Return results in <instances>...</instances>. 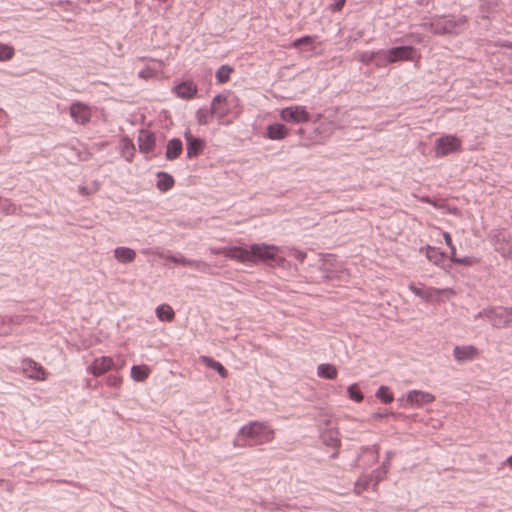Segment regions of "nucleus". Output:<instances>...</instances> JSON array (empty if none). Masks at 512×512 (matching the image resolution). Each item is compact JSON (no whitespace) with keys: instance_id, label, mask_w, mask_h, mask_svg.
Masks as SVG:
<instances>
[{"instance_id":"ea45409f","label":"nucleus","mask_w":512,"mask_h":512,"mask_svg":"<svg viewBox=\"0 0 512 512\" xmlns=\"http://www.w3.org/2000/svg\"><path fill=\"white\" fill-rule=\"evenodd\" d=\"M189 266H192L196 269H200L202 271H205L208 268V265L206 263L195 260H192V264H190Z\"/></svg>"},{"instance_id":"49530a36","label":"nucleus","mask_w":512,"mask_h":512,"mask_svg":"<svg viewBox=\"0 0 512 512\" xmlns=\"http://www.w3.org/2000/svg\"><path fill=\"white\" fill-rule=\"evenodd\" d=\"M505 464L512 469V455L506 459Z\"/></svg>"},{"instance_id":"f03ea898","label":"nucleus","mask_w":512,"mask_h":512,"mask_svg":"<svg viewBox=\"0 0 512 512\" xmlns=\"http://www.w3.org/2000/svg\"><path fill=\"white\" fill-rule=\"evenodd\" d=\"M241 263H256L258 261L274 260L280 248L266 243L253 244L249 248L242 247Z\"/></svg>"},{"instance_id":"c03bdc74","label":"nucleus","mask_w":512,"mask_h":512,"mask_svg":"<svg viewBox=\"0 0 512 512\" xmlns=\"http://www.w3.org/2000/svg\"><path fill=\"white\" fill-rule=\"evenodd\" d=\"M421 201L425 202V203L432 204L435 207H438V205L435 202H433L429 197H422Z\"/></svg>"},{"instance_id":"f3484780","label":"nucleus","mask_w":512,"mask_h":512,"mask_svg":"<svg viewBox=\"0 0 512 512\" xmlns=\"http://www.w3.org/2000/svg\"><path fill=\"white\" fill-rule=\"evenodd\" d=\"M185 140L187 142V156L188 158H194L198 156L203 148L204 142L199 138H195L190 130H187L184 134Z\"/></svg>"},{"instance_id":"de8ad7c7","label":"nucleus","mask_w":512,"mask_h":512,"mask_svg":"<svg viewBox=\"0 0 512 512\" xmlns=\"http://www.w3.org/2000/svg\"><path fill=\"white\" fill-rule=\"evenodd\" d=\"M199 122L202 123V124H206L207 123V121L205 120V117H202V119L200 118Z\"/></svg>"},{"instance_id":"6e6552de","label":"nucleus","mask_w":512,"mask_h":512,"mask_svg":"<svg viewBox=\"0 0 512 512\" xmlns=\"http://www.w3.org/2000/svg\"><path fill=\"white\" fill-rule=\"evenodd\" d=\"M137 61L146 62L144 68L141 69L138 73V77L143 80L156 78L158 75L163 73L166 66L164 61L157 59H147L145 57H140L135 62Z\"/></svg>"},{"instance_id":"7c9ffc66","label":"nucleus","mask_w":512,"mask_h":512,"mask_svg":"<svg viewBox=\"0 0 512 512\" xmlns=\"http://www.w3.org/2000/svg\"><path fill=\"white\" fill-rule=\"evenodd\" d=\"M427 259L434 264H439L442 261V253L435 247L427 246L425 249Z\"/></svg>"},{"instance_id":"a18cd8bd","label":"nucleus","mask_w":512,"mask_h":512,"mask_svg":"<svg viewBox=\"0 0 512 512\" xmlns=\"http://www.w3.org/2000/svg\"><path fill=\"white\" fill-rule=\"evenodd\" d=\"M345 4V0H337L335 5L336 10H341Z\"/></svg>"},{"instance_id":"cd10ccee","label":"nucleus","mask_w":512,"mask_h":512,"mask_svg":"<svg viewBox=\"0 0 512 512\" xmlns=\"http://www.w3.org/2000/svg\"><path fill=\"white\" fill-rule=\"evenodd\" d=\"M174 185V179L171 175L160 172L158 173V181H157V188L162 191L166 192L169 189H171Z\"/></svg>"},{"instance_id":"c756f323","label":"nucleus","mask_w":512,"mask_h":512,"mask_svg":"<svg viewBox=\"0 0 512 512\" xmlns=\"http://www.w3.org/2000/svg\"><path fill=\"white\" fill-rule=\"evenodd\" d=\"M120 147H121V151H122L123 156L128 161H131V159H132V157L134 155V151H135V147H134L133 142L131 140L127 139V138H123L120 141Z\"/></svg>"},{"instance_id":"7ed1b4c3","label":"nucleus","mask_w":512,"mask_h":512,"mask_svg":"<svg viewBox=\"0 0 512 512\" xmlns=\"http://www.w3.org/2000/svg\"><path fill=\"white\" fill-rule=\"evenodd\" d=\"M414 48L411 46H400L386 51H378V66H384L386 63H395L398 61L413 60Z\"/></svg>"},{"instance_id":"e433bc0d","label":"nucleus","mask_w":512,"mask_h":512,"mask_svg":"<svg viewBox=\"0 0 512 512\" xmlns=\"http://www.w3.org/2000/svg\"><path fill=\"white\" fill-rule=\"evenodd\" d=\"M450 259L454 263L462 264V265H467V266H470V265H472L474 263V261L471 258H469V257L458 258L456 256V251L451 253Z\"/></svg>"},{"instance_id":"4be33fe9","label":"nucleus","mask_w":512,"mask_h":512,"mask_svg":"<svg viewBox=\"0 0 512 512\" xmlns=\"http://www.w3.org/2000/svg\"><path fill=\"white\" fill-rule=\"evenodd\" d=\"M183 147L180 139H172L167 143L166 158L168 160H175L182 153Z\"/></svg>"},{"instance_id":"9b49d317","label":"nucleus","mask_w":512,"mask_h":512,"mask_svg":"<svg viewBox=\"0 0 512 512\" xmlns=\"http://www.w3.org/2000/svg\"><path fill=\"white\" fill-rule=\"evenodd\" d=\"M22 370L26 377L33 380L44 381L47 378V371L39 363L29 358L22 361Z\"/></svg>"},{"instance_id":"f257e3e1","label":"nucleus","mask_w":512,"mask_h":512,"mask_svg":"<svg viewBox=\"0 0 512 512\" xmlns=\"http://www.w3.org/2000/svg\"><path fill=\"white\" fill-rule=\"evenodd\" d=\"M239 436L253 441L256 445H261L271 442L275 437V432L265 422L252 421L239 430Z\"/></svg>"},{"instance_id":"a19ab883","label":"nucleus","mask_w":512,"mask_h":512,"mask_svg":"<svg viewBox=\"0 0 512 512\" xmlns=\"http://www.w3.org/2000/svg\"><path fill=\"white\" fill-rule=\"evenodd\" d=\"M375 56H378V57H379V55L377 54V52L364 53V54L362 55L361 59H362L363 61H367V62H368V61L373 60V58H374Z\"/></svg>"},{"instance_id":"37998d69","label":"nucleus","mask_w":512,"mask_h":512,"mask_svg":"<svg viewBox=\"0 0 512 512\" xmlns=\"http://www.w3.org/2000/svg\"><path fill=\"white\" fill-rule=\"evenodd\" d=\"M294 256L295 258H297L299 261H304L305 257H306V254L304 252H301V251H296L294 253Z\"/></svg>"},{"instance_id":"5701e85b","label":"nucleus","mask_w":512,"mask_h":512,"mask_svg":"<svg viewBox=\"0 0 512 512\" xmlns=\"http://www.w3.org/2000/svg\"><path fill=\"white\" fill-rule=\"evenodd\" d=\"M293 48H301L305 47V51L313 52L316 49V36H304L302 38L296 39L291 44Z\"/></svg>"},{"instance_id":"473e14b6","label":"nucleus","mask_w":512,"mask_h":512,"mask_svg":"<svg viewBox=\"0 0 512 512\" xmlns=\"http://www.w3.org/2000/svg\"><path fill=\"white\" fill-rule=\"evenodd\" d=\"M348 395L350 399L354 400L355 402H362L363 401V394L358 386V384L354 383L350 385L347 389Z\"/></svg>"},{"instance_id":"2f4dec72","label":"nucleus","mask_w":512,"mask_h":512,"mask_svg":"<svg viewBox=\"0 0 512 512\" xmlns=\"http://www.w3.org/2000/svg\"><path fill=\"white\" fill-rule=\"evenodd\" d=\"M376 396L385 404L391 403L394 400L393 393L386 386H381L376 392Z\"/></svg>"},{"instance_id":"412c9836","label":"nucleus","mask_w":512,"mask_h":512,"mask_svg":"<svg viewBox=\"0 0 512 512\" xmlns=\"http://www.w3.org/2000/svg\"><path fill=\"white\" fill-rule=\"evenodd\" d=\"M114 256L121 263H130L135 260L136 252L128 247H117L114 250Z\"/></svg>"},{"instance_id":"c9c22d12","label":"nucleus","mask_w":512,"mask_h":512,"mask_svg":"<svg viewBox=\"0 0 512 512\" xmlns=\"http://www.w3.org/2000/svg\"><path fill=\"white\" fill-rule=\"evenodd\" d=\"M105 382H106L107 386L118 389L121 387V385L123 383V378L120 375L113 374V375H109L106 378Z\"/></svg>"},{"instance_id":"ddd939ff","label":"nucleus","mask_w":512,"mask_h":512,"mask_svg":"<svg viewBox=\"0 0 512 512\" xmlns=\"http://www.w3.org/2000/svg\"><path fill=\"white\" fill-rule=\"evenodd\" d=\"M70 116L75 122L86 124L90 121L92 112L88 105L82 102H74L70 106Z\"/></svg>"},{"instance_id":"58836bf2","label":"nucleus","mask_w":512,"mask_h":512,"mask_svg":"<svg viewBox=\"0 0 512 512\" xmlns=\"http://www.w3.org/2000/svg\"><path fill=\"white\" fill-rule=\"evenodd\" d=\"M443 238L445 240V243L450 248V254L456 251V248L452 242L451 235L448 232H443Z\"/></svg>"},{"instance_id":"1a4fd4ad","label":"nucleus","mask_w":512,"mask_h":512,"mask_svg":"<svg viewBox=\"0 0 512 512\" xmlns=\"http://www.w3.org/2000/svg\"><path fill=\"white\" fill-rule=\"evenodd\" d=\"M125 365L123 361L119 367L115 366L114 359L109 356H100L95 358L87 368V371L95 377H99L116 368L121 369Z\"/></svg>"},{"instance_id":"dca6fc26","label":"nucleus","mask_w":512,"mask_h":512,"mask_svg":"<svg viewBox=\"0 0 512 512\" xmlns=\"http://www.w3.org/2000/svg\"><path fill=\"white\" fill-rule=\"evenodd\" d=\"M478 355L479 351L473 345L456 346L453 349V356L458 362L474 360Z\"/></svg>"},{"instance_id":"423d86ee","label":"nucleus","mask_w":512,"mask_h":512,"mask_svg":"<svg viewBox=\"0 0 512 512\" xmlns=\"http://www.w3.org/2000/svg\"><path fill=\"white\" fill-rule=\"evenodd\" d=\"M434 400L435 396L433 394L421 390H411L398 399L405 408H420L426 404L432 403Z\"/></svg>"},{"instance_id":"aec40b11","label":"nucleus","mask_w":512,"mask_h":512,"mask_svg":"<svg viewBox=\"0 0 512 512\" xmlns=\"http://www.w3.org/2000/svg\"><path fill=\"white\" fill-rule=\"evenodd\" d=\"M288 129L283 124H272L267 127V136L272 140H281L288 135Z\"/></svg>"},{"instance_id":"b1692460","label":"nucleus","mask_w":512,"mask_h":512,"mask_svg":"<svg viewBox=\"0 0 512 512\" xmlns=\"http://www.w3.org/2000/svg\"><path fill=\"white\" fill-rule=\"evenodd\" d=\"M151 373V369L147 365H134L131 368V377L137 382L145 381Z\"/></svg>"},{"instance_id":"20e7f679","label":"nucleus","mask_w":512,"mask_h":512,"mask_svg":"<svg viewBox=\"0 0 512 512\" xmlns=\"http://www.w3.org/2000/svg\"><path fill=\"white\" fill-rule=\"evenodd\" d=\"M435 154L444 157L462 151V140L455 135H444L435 142Z\"/></svg>"},{"instance_id":"0eeeda50","label":"nucleus","mask_w":512,"mask_h":512,"mask_svg":"<svg viewBox=\"0 0 512 512\" xmlns=\"http://www.w3.org/2000/svg\"><path fill=\"white\" fill-rule=\"evenodd\" d=\"M280 118L288 123H306L310 120V114L304 106L294 105L283 108L280 111Z\"/></svg>"},{"instance_id":"4468645a","label":"nucleus","mask_w":512,"mask_h":512,"mask_svg":"<svg viewBox=\"0 0 512 512\" xmlns=\"http://www.w3.org/2000/svg\"><path fill=\"white\" fill-rule=\"evenodd\" d=\"M211 111L213 115L224 123V120L230 113L228 98L223 95H217L212 101Z\"/></svg>"},{"instance_id":"79ce46f5","label":"nucleus","mask_w":512,"mask_h":512,"mask_svg":"<svg viewBox=\"0 0 512 512\" xmlns=\"http://www.w3.org/2000/svg\"><path fill=\"white\" fill-rule=\"evenodd\" d=\"M506 326H512V309H507Z\"/></svg>"},{"instance_id":"9d476101","label":"nucleus","mask_w":512,"mask_h":512,"mask_svg":"<svg viewBox=\"0 0 512 512\" xmlns=\"http://www.w3.org/2000/svg\"><path fill=\"white\" fill-rule=\"evenodd\" d=\"M477 318H486L497 328L506 327L507 308H487L480 311L475 319Z\"/></svg>"},{"instance_id":"6ab92c4d","label":"nucleus","mask_w":512,"mask_h":512,"mask_svg":"<svg viewBox=\"0 0 512 512\" xmlns=\"http://www.w3.org/2000/svg\"><path fill=\"white\" fill-rule=\"evenodd\" d=\"M211 253L222 254L232 260L241 262L242 247H222V248H211Z\"/></svg>"},{"instance_id":"2eb2a0df","label":"nucleus","mask_w":512,"mask_h":512,"mask_svg":"<svg viewBox=\"0 0 512 512\" xmlns=\"http://www.w3.org/2000/svg\"><path fill=\"white\" fill-rule=\"evenodd\" d=\"M456 295V292L452 288H435L429 287L427 292L426 300L430 303H441L444 300H449Z\"/></svg>"},{"instance_id":"c85d7f7f","label":"nucleus","mask_w":512,"mask_h":512,"mask_svg":"<svg viewBox=\"0 0 512 512\" xmlns=\"http://www.w3.org/2000/svg\"><path fill=\"white\" fill-rule=\"evenodd\" d=\"M234 69L228 65H222L216 72V79L219 84H224L230 80V75Z\"/></svg>"},{"instance_id":"f8f14e48","label":"nucleus","mask_w":512,"mask_h":512,"mask_svg":"<svg viewBox=\"0 0 512 512\" xmlns=\"http://www.w3.org/2000/svg\"><path fill=\"white\" fill-rule=\"evenodd\" d=\"M172 92L183 100H191L196 97L198 87L192 80L181 81L172 88Z\"/></svg>"},{"instance_id":"a211bd4d","label":"nucleus","mask_w":512,"mask_h":512,"mask_svg":"<svg viewBox=\"0 0 512 512\" xmlns=\"http://www.w3.org/2000/svg\"><path fill=\"white\" fill-rule=\"evenodd\" d=\"M139 149L143 153H150L155 147V136L148 130H141L138 136Z\"/></svg>"},{"instance_id":"09e8293b","label":"nucleus","mask_w":512,"mask_h":512,"mask_svg":"<svg viewBox=\"0 0 512 512\" xmlns=\"http://www.w3.org/2000/svg\"><path fill=\"white\" fill-rule=\"evenodd\" d=\"M199 122L202 123V124H206L207 123V121L205 120V117H202V119L200 118Z\"/></svg>"},{"instance_id":"72a5a7b5","label":"nucleus","mask_w":512,"mask_h":512,"mask_svg":"<svg viewBox=\"0 0 512 512\" xmlns=\"http://www.w3.org/2000/svg\"><path fill=\"white\" fill-rule=\"evenodd\" d=\"M428 289L429 287H426L424 285L418 286L414 283L409 284V290L416 296L422 298L423 300H426Z\"/></svg>"},{"instance_id":"bb28decb","label":"nucleus","mask_w":512,"mask_h":512,"mask_svg":"<svg viewBox=\"0 0 512 512\" xmlns=\"http://www.w3.org/2000/svg\"><path fill=\"white\" fill-rule=\"evenodd\" d=\"M317 374L321 378L332 380L337 377L338 371L336 367L331 364H320L317 368Z\"/></svg>"},{"instance_id":"4c0bfd02","label":"nucleus","mask_w":512,"mask_h":512,"mask_svg":"<svg viewBox=\"0 0 512 512\" xmlns=\"http://www.w3.org/2000/svg\"><path fill=\"white\" fill-rule=\"evenodd\" d=\"M166 259L174 263L182 264L184 266L192 264V260L186 259L184 257L167 256Z\"/></svg>"},{"instance_id":"39448f33","label":"nucleus","mask_w":512,"mask_h":512,"mask_svg":"<svg viewBox=\"0 0 512 512\" xmlns=\"http://www.w3.org/2000/svg\"><path fill=\"white\" fill-rule=\"evenodd\" d=\"M466 23L467 18L465 16H460L457 19L439 17L431 23V26L435 34L442 35L447 33H457L458 30Z\"/></svg>"},{"instance_id":"393cba45","label":"nucleus","mask_w":512,"mask_h":512,"mask_svg":"<svg viewBox=\"0 0 512 512\" xmlns=\"http://www.w3.org/2000/svg\"><path fill=\"white\" fill-rule=\"evenodd\" d=\"M156 316L160 321L171 322L175 318V312L170 305L162 304L156 308Z\"/></svg>"},{"instance_id":"f704fd0d","label":"nucleus","mask_w":512,"mask_h":512,"mask_svg":"<svg viewBox=\"0 0 512 512\" xmlns=\"http://www.w3.org/2000/svg\"><path fill=\"white\" fill-rule=\"evenodd\" d=\"M14 56V48L10 45L0 44V61L10 60Z\"/></svg>"},{"instance_id":"a878e982","label":"nucleus","mask_w":512,"mask_h":512,"mask_svg":"<svg viewBox=\"0 0 512 512\" xmlns=\"http://www.w3.org/2000/svg\"><path fill=\"white\" fill-rule=\"evenodd\" d=\"M200 360L207 367L216 370L222 378H226L228 376V371L220 362L208 356H202Z\"/></svg>"}]
</instances>
